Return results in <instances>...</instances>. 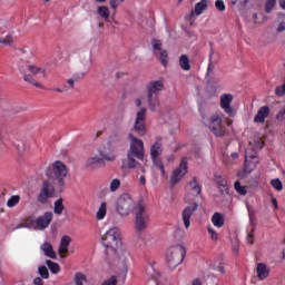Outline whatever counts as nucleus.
<instances>
[{
    "mask_svg": "<svg viewBox=\"0 0 285 285\" xmlns=\"http://www.w3.org/2000/svg\"><path fill=\"white\" fill-rule=\"evenodd\" d=\"M237 157H239V154H237V153H233V154H232V158H233V159H237Z\"/></svg>",
    "mask_w": 285,
    "mask_h": 285,
    "instance_id": "60",
    "label": "nucleus"
},
{
    "mask_svg": "<svg viewBox=\"0 0 285 285\" xmlns=\"http://www.w3.org/2000/svg\"><path fill=\"white\" fill-rule=\"evenodd\" d=\"M146 275L149 277V279H154L155 284H157V279H159L161 273L159 272V266L156 262H149L148 266L146 267Z\"/></svg>",
    "mask_w": 285,
    "mask_h": 285,
    "instance_id": "20",
    "label": "nucleus"
},
{
    "mask_svg": "<svg viewBox=\"0 0 285 285\" xmlns=\"http://www.w3.org/2000/svg\"><path fill=\"white\" fill-rule=\"evenodd\" d=\"M188 204L189 205L187 207H185V209L181 213V219H183L186 230H188V228H190V218L193 217V215H195V210H197V208H199L197 200H190V203H188Z\"/></svg>",
    "mask_w": 285,
    "mask_h": 285,
    "instance_id": "16",
    "label": "nucleus"
},
{
    "mask_svg": "<svg viewBox=\"0 0 285 285\" xmlns=\"http://www.w3.org/2000/svg\"><path fill=\"white\" fill-rule=\"evenodd\" d=\"M137 204L130 194H122L116 202V213L119 217H128L135 213Z\"/></svg>",
    "mask_w": 285,
    "mask_h": 285,
    "instance_id": "7",
    "label": "nucleus"
},
{
    "mask_svg": "<svg viewBox=\"0 0 285 285\" xmlns=\"http://www.w3.org/2000/svg\"><path fill=\"white\" fill-rule=\"evenodd\" d=\"M19 228H32L31 226H28V219L24 220L22 224H18L13 230H19Z\"/></svg>",
    "mask_w": 285,
    "mask_h": 285,
    "instance_id": "48",
    "label": "nucleus"
},
{
    "mask_svg": "<svg viewBox=\"0 0 285 285\" xmlns=\"http://www.w3.org/2000/svg\"><path fill=\"white\" fill-rule=\"evenodd\" d=\"M215 7H216L217 10H219L220 12H224V10H226V4H224V2H223L222 0H216Z\"/></svg>",
    "mask_w": 285,
    "mask_h": 285,
    "instance_id": "45",
    "label": "nucleus"
},
{
    "mask_svg": "<svg viewBox=\"0 0 285 285\" xmlns=\"http://www.w3.org/2000/svg\"><path fill=\"white\" fill-rule=\"evenodd\" d=\"M249 222L252 224L250 233L247 235V244H255V224H253V216L249 215Z\"/></svg>",
    "mask_w": 285,
    "mask_h": 285,
    "instance_id": "37",
    "label": "nucleus"
},
{
    "mask_svg": "<svg viewBox=\"0 0 285 285\" xmlns=\"http://www.w3.org/2000/svg\"><path fill=\"white\" fill-rule=\"evenodd\" d=\"M271 186L272 188H275V190H282L283 186H282V181L279 179H272L271 180Z\"/></svg>",
    "mask_w": 285,
    "mask_h": 285,
    "instance_id": "43",
    "label": "nucleus"
},
{
    "mask_svg": "<svg viewBox=\"0 0 285 285\" xmlns=\"http://www.w3.org/2000/svg\"><path fill=\"white\" fill-rule=\"evenodd\" d=\"M256 275L261 282L268 279V277H271V267H268V265L265 263H258L256 265Z\"/></svg>",
    "mask_w": 285,
    "mask_h": 285,
    "instance_id": "21",
    "label": "nucleus"
},
{
    "mask_svg": "<svg viewBox=\"0 0 285 285\" xmlns=\"http://www.w3.org/2000/svg\"><path fill=\"white\" fill-rule=\"evenodd\" d=\"M120 187H121V180H119L118 178H115L109 183L110 193H117Z\"/></svg>",
    "mask_w": 285,
    "mask_h": 285,
    "instance_id": "35",
    "label": "nucleus"
},
{
    "mask_svg": "<svg viewBox=\"0 0 285 285\" xmlns=\"http://www.w3.org/2000/svg\"><path fill=\"white\" fill-rule=\"evenodd\" d=\"M19 202H21V197L19 195H13L7 200V206L8 208H14Z\"/></svg>",
    "mask_w": 285,
    "mask_h": 285,
    "instance_id": "36",
    "label": "nucleus"
},
{
    "mask_svg": "<svg viewBox=\"0 0 285 285\" xmlns=\"http://www.w3.org/2000/svg\"><path fill=\"white\" fill-rule=\"evenodd\" d=\"M38 274L40 275V277H42V279H49V277H50L48 267H46L43 265L38 267Z\"/></svg>",
    "mask_w": 285,
    "mask_h": 285,
    "instance_id": "38",
    "label": "nucleus"
},
{
    "mask_svg": "<svg viewBox=\"0 0 285 285\" xmlns=\"http://www.w3.org/2000/svg\"><path fill=\"white\" fill-rule=\"evenodd\" d=\"M23 81H26L27 83H31V86H35V88H40L41 90H43V85L37 81L35 77H32V75L30 73L23 75Z\"/></svg>",
    "mask_w": 285,
    "mask_h": 285,
    "instance_id": "27",
    "label": "nucleus"
},
{
    "mask_svg": "<svg viewBox=\"0 0 285 285\" xmlns=\"http://www.w3.org/2000/svg\"><path fill=\"white\" fill-rule=\"evenodd\" d=\"M186 257V247L184 245L178 244L170 246L166 252V262L168 268H176L184 262Z\"/></svg>",
    "mask_w": 285,
    "mask_h": 285,
    "instance_id": "8",
    "label": "nucleus"
},
{
    "mask_svg": "<svg viewBox=\"0 0 285 285\" xmlns=\"http://www.w3.org/2000/svg\"><path fill=\"white\" fill-rule=\"evenodd\" d=\"M164 88V79L150 80L145 86L146 95L139 96L134 100L137 110L134 119L132 130L139 137H146V135H148V127H146V112H148V109L144 107V104L147 105V108H149L151 112L159 110L161 102L159 101V96L157 94L161 92Z\"/></svg>",
    "mask_w": 285,
    "mask_h": 285,
    "instance_id": "1",
    "label": "nucleus"
},
{
    "mask_svg": "<svg viewBox=\"0 0 285 285\" xmlns=\"http://www.w3.org/2000/svg\"><path fill=\"white\" fill-rule=\"evenodd\" d=\"M53 214L51 212L45 213L42 216H39L37 219L29 217L27 218V226H31L33 230H46L52 222Z\"/></svg>",
    "mask_w": 285,
    "mask_h": 285,
    "instance_id": "10",
    "label": "nucleus"
},
{
    "mask_svg": "<svg viewBox=\"0 0 285 285\" xmlns=\"http://www.w3.org/2000/svg\"><path fill=\"white\" fill-rule=\"evenodd\" d=\"M166 160L168 161V164H173V161H175V155L167 156Z\"/></svg>",
    "mask_w": 285,
    "mask_h": 285,
    "instance_id": "54",
    "label": "nucleus"
},
{
    "mask_svg": "<svg viewBox=\"0 0 285 285\" xmlns=\"http://www.w3.org/2000/svg\"><path fill=\"white\" fill-rule=\"evenodd\" d=\"M46 176L48 179L58 180V185L63 187L66 186V181L63 179L68 177V166H66L61 160H56L47 168Z\"/></svg>",
    "mask_w": 285,
    "mask_h": 285,
    "instance_id": "6",
    "label": "nucleus"
},
{
    "mask_svg": "<svg viewBox=\"0 0 285 285\" xmlns=\"http://www.w3.org/2000/svg\"><path fill=\"white\" fill-rule=\"evenodd\" d=\"M212 223L214 224V226H216V228H222L224 226V215L215 213L212 216Z\"/></svg>",
    "mask_w": 285,
    "mask_h": 285,
    "instance_id": "29",
    "label": "nucleus"
},
{
    "mask_svg": "<svg viewBox=\"0 0 285 285\" xmlns=\"http://www.w3.org/2000/svg\"><path fill=\"white\" fill-rule=\"evenodd\" d=\"M215 181L220 190H224V188H226V179H224L222 175H216Z\"/></svg>",
    "mask_w": 285,
    "mask_h": 285,
    "instance_id": "39",
    "label": "nucleus"
},
{
    "mask_svg": "<svg viewBox=\"0 0 285 285\" xmlns=\"http://www.w3.org/2000/svg\"><path fill=\"white\" fill-rule=\"evenodd\" d=\"M27 68L31 75H42V77H48V75L46 73V68L43 67H39L37 65H28Z\"/></svg>",
    "mask_w": 285,
    "mask_h": 285,
    "instance_id": "26",
    "label": "nucleus"
},
{
    "mask_svg": "<svg viewBox=\"0 0 285 285\" xmlns=\"http://www.w3.org/2000/svg\"><path fill=\"white\" fill-rule=\"evenodd\" d=\"M213 268L219 271V273H225L224 267L222 265H213Z\"/></svg>",
    "mask_w": 285,
    "mask_h": 285,
    "instance_id": "53",
    "label": "nucleus"
},
{
    "mask_svg": "<svg viewBox=\"0 0 285 285\" xmlns=\"http://www.w3.org/2000/svg\"><path fill=\"white\" fill-rule=\"evenodd\" d=\"M40 250L46 255V257H49L50 259H57V252H55L52 244L49 242L41 244Z\"/></svg>",
    "mask_w": 285,
    "mask_h": 285,
    "instance_id": "23",
    "label": "nucleus"
},
{
    "mask_svg": "<svg viewBox=\"0 0 285 285\" xmlns=\"http://www.w3.org/2000/svg\"><path fill=\"white\" fill-rule=\"evenodd\" d=\"M46 265L48 266L49 271L53 274L57 275L61 271V267L59 264L52 262V261H46Z\"/></svg>",
    "mask_w": 285,
    "mask_h": 285,
    "instance_id": "32",
    "label": "nucleus"
},
{
    "mask_svg": "<svg viewBox=\"0 0 285 285\" xmlns=\"http://www.w3.org/2000/svg\"><path fill=\"white\" fill-rule=\"evenodd\" d=\"M101 244L107 255H117V258L122 264H126L128 262V257H130V254L121 249V230H119L118 227L109 228L101 236Z\"/></svg>",
    "mask_w": 285,
    "mask_h": 285,
    "instance_id": "2",
    "label": "nucleus"
},
{
    "mask_svg": "<svg viewBox=\"0 0 285 285\" xmlns=\"http://www.w3.org/2000/svg\"><path fill=\"white\" fill-rule=\"evenodd\" d=\"M264 147V141L254 140V142H249V148L245 151V164H244V175H249L252 170L257 168V164H259V158L255 154L256 150H262Z\"/></svg>",
    "mask_w": 285,
    "mask_h": 285,
    "instance_id": "5",
    "label": "nucleus"
},
{
    "mask_svg": "<svg viewBox=\"0 0 285 285\" xmlns=\"http://www.w3.org/2000/svg\"><path fill=\"white\" fill-rule=\"evenodd\" d=\"M248 3V0H232V6H245Z\"/></svg>",
    "mask_w": 285,
    "mask_h": 285,
    "instance_id": "50",
    "label": "nucleus"
},
{
    "mask_svg": "<svg viewBox=\"0 0 285 285\" xmlns=\"http://www.w3.org/2000/svg\"><path fill=\"white\" fill-rule=\"evenodd\" d=\"M276 119H277L278 121H284V120H285V106H284V108H282V109L278 111V114L276 115Z\"/></svg>",
    "mask_w": 285,
    "mask_h": 285,
    "instance_id": "46",
    "label": "nucleus"
},
{
    "mask_svg": "<svg viewBox=\"0 0 285 285\" xmlns=\"http://www.w3.org/2000/svg\"><path fill=\"white\" fill-rule=\"evenodd\" d=\"M55 194H56L55 186L50 184V181L45 180L42 183V187L40 189V193L37 199L39 204H48V199L55 197Z\"/></svg>",
    "mask_w": 285,
    "mask_h": 285,
    "instance_id": "13",
    "label": "nucleus"
},
{
    "mask_svg": "<svg viewBox=\"0 0 285 285\" xmlns=\"http://www.w3.org/2000/svg\"><path fill=\"white\" fill-rule=\"evenodd\" d=\"M277 0H266L265 2V12L271 13L275 8Z\"/></svg>",
    "mask_w": 285,
    "mask_h": 285,
    "instance_id": "40",
    "label": "nucleus"
},
{
    "mask_svg": "<svg viewBox=\"0 0 285 285\" xmlns=\"http://www.w3.org/2000/svg\"><path fill=\"white\" fill-rule=\"evenodd\" d=\"M14 42V38H12V36H7L4 38H0V43H2L3 46H10Z\"/></svg>",
    "mask_w": 285,
    "mask_h": 285,
    "instance_id": "42",
    "label": "nucleus"
},
{
    "mask_svg": "<svg viewBox=\"0 0 285 285\" xmlns=\"http://www.w3.org/2000/svg\"><path fill=\"white\" fill-rule=\"evenodd\" d=\"M234 188L236 190V193H238V195H247L248 194V188L244 185H242V183H239V180L235 181L234 184Z\"/></svg>",
    "mask_w": 285,
    "mask_h": 285,
    "instance_id": "33",
    "label": "nucleus"
},
{
    "mask_svg": "<svg viewBox=\"0 0 285 285\" xmlns=\"http://www.w3.org/2000/svg\"><path fill=\"white\" fill-rule=\"evenodd\" d=\"M234 99H235V96H233V94L220 95L219 106L222 110H224V112H226V115H228L229 117H235V115H237V111L232 106Z\"/></svg>",
    "mask_w": 285,
    "mask_h": 285,
    "instance_id": "15",
    "label": "nucleus"
},
{
    "mask_svg": "<svg viewBox=\"0 0 285 285\" xmlns=\"http://www.w3.org/2000/svg\"><path fill=\"white\" fill-rule=\"evenodd\" d=\"M179 66L181 70H185V71L190 70V59H188V56L186 55L180 56Z\"/></svg>",
    "mask_w": 285,
    "mask_h": 285,
    "instance_id": "30",
    "label": "nucleus"
},
{
    "mask_svg": "<svg viewBox=\"0 0 285 285\" xmlns=\"http://www.w3.org/2000/svg\"><path fill=\"white\" fill-rule=\"evenodd\" d=\"M96 3H106V0H95Z\"/></svg>",
    "mask_w": 285,
    "mask_h": 285,
    "instance_id": "61",
    "label": "nucleus"
},
{
    "mask_svg": "<svg viewBox=\"0 0 285 285\" xmlns=\"http://www.w3.org/2000/svg\"><path fill=\"white\" fill-rule=\"evenodd\" d=\"M279 7L285 10V0H279Z\"/></svg>",
    "mask_w": 285,
    "mask_h": 285,
    "instance_id": "57",
    "label": "nucleus"
},
{
    "mask_svg": "<svg viewBox=\"0 0 285 285\" xmlns=\"http://www.w3.org/2000/svg\"><path fill=\"white\" fill-rule=\"evenodd\" d=\"M188 195L185 197L186 204H190V202H195V197H198L202 193V186L199 185V181H197V178H193L188 185Z\"/></svg>",
    "mask_w": 285,
    "mask_h": 285,
    "instance_id": "17",
    "label": "nucleus"
},
{
    "mask_svg": "<svg viewBox=\"0 0 285 285\" xmlns=\"http://www.w3.org/2000/svg\"><path fill=\"white\" fill-rule=\"evenodd\" d=\"M148 222H150V215L146 212V207L140 205L135 213V230L137 233H144L148 228Z\"/></svg>",
    "mask_w": 285,
    "mask_h": 285,
    "instance_id": "11",
    "label": "nucleus"
},
{
    "mask_svg": "<svg viewBox=\"0 0 285 285\" xmlns=\"http://www.w3.org/2000/svg\"><path fill=\"white\" fill-rule=\"evenodd\" d=\"M268 115H271V108L268 106L261 107L256 116L254 117V122L264 124Z\"/></svg>",
    "mask_w": 285,
    "mask_h": 285,
    "instance_id": "22",
    "label": "nucleus"
},
{
    "mask_svg": "<svg viewBox=\"0 0 285 285\" xmlns=\"http://www.w3.org/2000/svg\"><path fill=\"white\" fill-rule=\"evenodd\" d=\"M33 284H35V285H43V279H42L41 277H36V278L33 279Z\"/></svg>",
    "mask_w": 285,
    "mask_h": 285,
    "instance_id": "52",
    "label": "nucleus"
},
{
    "mask_svg": "<svg viewBox=\"0 0 285 285\" xmlns=\"http://www.w3.org/2000/svg\"><path fill=\"white\" fill-rule=\"evenodd\" d=\"M238 177H244V173H238Z\"/></svg>",
    "mask_w": 285,
    "mask_h": 285,
    "instance_id": "63",
    "label": "nucleus"
},
{
    "mask_svg": "<svg viewBox=\"0 0 285 285\" xmlns=\"http://www.w3.org/2000/svg\"><path fill=\"white\" fill-rule=\"evenodd\" d=\"M124 1H126V0H109V6H110L111 10H115L116 8L121 6V3H124Z\"/></svg>",
    "mask_w": 285,
    "mask_h": 285,
    "instance_id": "44",
    "label": "nucleus"
},
{
    "mask_svg": "<svg viewBox=\"0 0 285 285\" xmlns=\"http://www.w3.org/2000/svg\"><path fill=\"white\" fill-rule=\"evenodd\" d=\"M283 259H285V248L283 249Z\"/></svg>",
    "mask_w": 285,
    "mask_h": 285,
    "instance_id": "64",
    "label": "nucleus"
},
{
    "mask_svg": "<svg viewBox=\"0 0 285 285\" xmlns=\"http://www.w3.org/2000/svg\"><path fill=\"white\" fill-rule=\"evenodd\" d=\"M98 27H99V28H104V23L99 22V23H98Z\"/></svg>",
    "mask_w": 285,
    "mask_h": 285,
    "instance_id": "62",
    "label": "nucleus"
},
{
    "mask_svg": "<svg viewBox=\"0 0 285 285\" xmlns=\"http://www.w3.org/2000/svg\"><path fill=\"white\" fill-rule=\"evenodd\" d=\"M97 12L99 17L102 19H110V9L106 6H101L97 8Z\"/></svg>",
    "mask_w": 285,
    "mask_h": 285,
    "instance_id": "31",
    "label": "nucleus"
},
{
    "mask_svg": "<svg viewBox=\"0 0 285 285\" xmlns=\"http://www.w3.org/2000/svg\"><path fill=\"white\" fill-rule=\"evenodd\" d=\"M253 21L254 23H257V13H253Z\"/></svg>",
    "mask_w": 285,
    "mask_h": 285,
    "instance_id": "59",
    "label": "nucleus"
},
{
    "mask_svg": "<svg viewBox=\"0 0 285 285\" xmlns=\"http://www.w3.org/2000/svg\"><path fill=\"white\" fill-rule=\"evenodd\" d=\"M207 230H208V235L210 236V239H213V242H217V239H219V235L217 234L215 228L208 226Z\"/></svg>",
    "mask_w": 285,
    "mask_h": 285,
    "instance_id": "41",
    "label": "nucleus"
},
{
    "mask_svg": "<svg viewBox=\"0 0 285 285\" xmlns=\"http://www.w3.org/2000/svg\"><path fill=\"white\" fill-rule=\"evenodd\" d=\"M153 48L156 57L159 59L163 66H168V51L161 48V41L154 40Z\"/></svg>",
    "mask_w": 285,
    "mask_h": 285,
    "instance_id": "18",
    "label": "nucleus"
},
{
    "mask_svg": "<svg viewBox=\"0 0 285 285\" xmlns=\"http://www.w3.org/2000/svg\"><path fill=\"white\" fill-rule=\"evenodd\" d=\"M108 213V203L107 202H101L100 206L96 213V219L98 222H101L102 219H106V214Z\"/></svg>",
    "mask_w": 285,
    "mask_h": 285,
    "instance_id": "25",
    "label": "nucleus"
},
{
    "mask_svg": "<svg viewBox=\"0 0 285 285\" xmlns=\"http://www.w3.org/2000/svg\"><path fill=\"white\" fill-rule=\"evenodd\" d=\"M116 159L117 155L115 154V148L105 146L102 149L98 150V154L86 159L85 168L88 170H97L98 168H104L106 161H115Z\"/></svg>",
    "mask_w": 285,
    "mask_h": 285,
    "instance_id": "4",
    "label": "nucleus"
},
{
    "mask_svg": "<svg viewBox=\"0 0 285 285\" xmlns=\"http://www.w3.org/2000/svg\"><path fill=\"white\" fill-rule=\"evenodd\" d=\"M161 153H164V146L161 145V142L156 141L150 145V148H149L150 159L154 166L158 168V170H160L161 176L166 177V169L164 168V163H161V159L159 158L161 157Z\"/></svg>",
    "mask_w": 285,
    "mask_h": 285,
    "instance_id": "9",
    "label": "nucleus"
},
{
    "mask_svg": "<svg viewBox=\"0 0 285 285\" xmlns=\"http://www.w3.org/2000/svg\"><path fill=\"white\" fill-rule=\"evenodd\" d=\"M272 204H273L274 208H277V199L273 198Z\"/></svg>",
    "mask_w": 285,
    "mask_h": 285,
    "instance_id": "58",
    "label": "nucleus"
},
{
    "mask_svg": "<svg viewBox=\"0 0 285 285\" xmlns=\"http://www.w3.org/2000/svg\"><path fill=\"white\" fill-rule=\"evenodd\" d=\"M102 285H117V278L110 277L109 279L105 281Z\"/></svg>",
    "mask_w": 285,
    "mask_h": 285,
    "instance_id": "49",
    "label": "nucleus"
},
{
    "mask_svg": "<svg viewBox=\"0 0 285 285\" xmlns=\"http://www.w3.org/2000/svg\"><path fill=\"white\" fill-rule=\"evenodd\" d=\"M138 181H139L140 186H146V176H145V175H141V176L138 178Z\"/></svg>",
    "mask_w": 285,
    "mask_h": 285,
    "instance_id": "51",
    "label": "nucleus"
},
{
    "mask_svg": "<svg viewBox=\"0 0 285 285\" xmlns=\"http://www.w3.org/2000/svg\"><path fill=\"white\" fill-rule=\"evenodd\" d=\"M86 282H88V279L86 278V275H83L82 273L75 274V276H73L75 285H83V284H86Z\"/></svg>",
    "mask_w": 285,
    "mask_h": 285,
    "instance_id": "34",
    "label": "nucleus"
},
{
    "mask_svg": "<svg viewBox=\"0 0 285 285\" xmlns=\"http://www.w3.org/2000/svg\"><path fill=\"white\" fill-rule=\"evenodd\" d=\"M63 210H66V206H63V198H58L53 203V213L55 215H62Z\"/></svg>",
    "mask_w": 285,
    "mask_h": 285,
    "instance_id": "28",
    "label": "nucleus"
},
{
    "mask_svg": "<svg viewBox=\"0 0 285 285\" xmlns=\"http://www.w3.org/2000/svg\"><path fill=\"white\" fill-rule=\"evenodd\" d=\"M206 8H208V1L202 0L195 6V9L194 11H191L190 17H195V14L196 17H199L204 13V10H206Z\"/></svg>",
    "mask_w": 285,
    "mask_h": 285,
    "instance_id": "24",
    "label": "nucleus"
},
{
    "mask_svg": "<svg viewBox=\"0 0 285 285\" xmlns=\"http://www.w3.org/2000/svg\"><path fill=\"white\" fill-rule=\"evenodd\" d=\"M69 88H75V79L70 78L67 80Z\"/></svg>",
    "mask_w": 285,
    "mask_h": 285,
    "instance_id": "55",
    "label": "nucleus"
},
{
    "mask_svg": "<svg viewBox=\"0 0 285 285\" xmlns=\"http://www.w3.org/2000/svg\"><path fill=\"white\" fill-rule=\"evenodd\" d=\"M209 128L216 137H224L226 127H224L222 116L219 114H215L209 118Z\"/></svg>",
    "mask_w": 285,
    "mask_h": 285,
    "instance_id": "14",
    "label": "nucleus"
},
{
    "mask_svg": "<svg viewBox=\"0 0 285 285\" xmlns=\"http://www.w3.org/2000/svg\"><path fill=\"white\" fill-rule=\"evenodd\" d=\"M188 174V160L186 158H183L180 160L179 166L173 170L170 175V185L175 186L176 184H179L181 181L183 177H186Z\"/></svg>",
    "mask_w": 285,
    "mask_h": 285,
    "instance_id": "12",
    "label": "nucleus"
},
{
    "mask_svg": "<svg viewBox=\"0 0 285 285\" xmlns=\"http://www.w3.org/2000/svg\"><path fill=\"white\" fill-rule=\"evenodd\" d=\"M70 242H72V238L70 236H63L60 239V244L58 246V255L61 258L68 257V248H70Z\"/></svg>",
    "mask_w": 285,
    "mask_h": 285,
    "instance_id": "19",
    "label": "nucleus"
},
{
    "mask_svg": "<svg viewBox=\"0 0 285 285\" xmlns=\"http://www.w3.org/2000/svg\"><path fill=\"white\" fill-rule=\"evenodd\" d=\"M51 92H63V90L59 87L51 88Z\"/></svg>",
    "mask_w": 285,
    "mask_h": 285,
    "instance_id": "56",
    "label": "nucleus"
},
{
    "mask_svg": "<svg viewBox=\"0 0 285 285\" xmlns=\"http://www.w3.org/2000/svg\"><path fill=\"white\" fill-rule=\"evenodd\" d=\"M283 17V21H281L279 23H278V26H277V28H276V31H278V32H284L285 31V17L284 16H282Z\"/></svg>",
    "mask_w": 285,
    "mask_h": 285,
    "instance_id": "47",
    "label": "nucleus"
},
{
    "mask_svg": "<svg viewBox=\"0 0 285 285\" xmlns=\"http://www.w3.org/2000/svg\"><path fill=\"white\" fill-rule=\"evenodd\" d=\"M128 144L129 149L127 151V158L122 160V168H127L129 170H135V168H139V161H144L146 157V147L144 145V140L135 136L134 134H128Z\"/></svg>",
    "mask_w": 285,
    "mask_h": 285,
    "instance_id": "3",
    "label": "nucleus"
}]
</instances>
